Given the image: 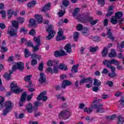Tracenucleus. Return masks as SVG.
I'll return each instance as SVG.
<instances>
[{
    "label": "nucleus",
    "mask_w": 124,
    "mask_h": 124,
    "mask_svg": "<svg viewBox=\"0 0 124 124\" xmlns=\"http://www.w3.org/2000/svg\"><path fill=\"white\" fill-rule=\"evenodd\" d=\"M43 105V104L39 101H36L34 103V107L32 106V104L29 103L26 106V110L28 113H31L34 111V117H38L41 115V112H37L38 110V106Z\"/></svg>",
    "instance_id": "f257e3e1"
},
{
    "label": "nucleus",
    "mask_w": 124,
    "mask_h": 124,
    "mask_svg": "<svg viewBox=\"0 0 124 124\" xmlns=\"http://www.w3.org/2000/svg\"><path fill=\"white\" fill-rule=\"evenodd\" d=\"M103 63L108 68L111 69V72H115L116 71V67L111 66V65L112 64L118 65V61L115 59H111L110 60H105L103 62Z\"/></svg>",
    "instance_id": "f03ea898"
},
{
    "label": "nucleus",
    "mask_w": 124,
    "mask_h": 124,
    "mask_svg": "<svg viewBox=\"0 0 124 124\" xmlns=\"http://www.w3.org/2000/svg\"><path fill=\"white\" fill-rule=\"evenodd\" d=\"M78 19L81 21V22H84V23H91L92 21H93V17L90 16V13H87L86 15L82 16H78Z\"/></svg>",
    "instance_id": "7ed1b4c3"
},
{
    "label": "nucleus",
    "mask_w": 124,
    "mask_h": 124,
    "mask_svg": "<svg viewBox=\"0 0 124 124\" xmlns=\"http://www.w3.org/2000/svg\"><path fill=\"white\" fill-rule=\"evenodd\" d=\"M46 31L48 32V35L46 37V39L47 40H51L56 34V32L54 31V26L51 24L49 25Z\"/></svg>",
    "instance_id": "20e7f679"
},
{
    "label": "nucleus",
    "mask_w": 124,
    "mask_h": 124,
    "mask_svg": "<svg viewBox=\"0 0 124 124\" xmlns=\"http://www.w3.org/2000/svg\"><path fill=\"white\" fill-rule=\"evenodd\" d=\"M97 102H98V100H97V98H95V100H93L92 104L94 105H96L95 108H96L95 112L96 113H104L105 111L104 110V108H103V105L102 104H100L97 105Z\"/></svg>",
    "instance_id": "39448f33"
},
{
    "label": "nucleus",
    "mask_w": 124,
    "mask_h": 124,
    "mask_svg": "<svg viewBox=\"0 0 124 124\" xmlns=\"http://www.w3.org/2000/svg\"><path fill=\"white\" fill-rule=\"evenodd\" d=\"M4 107L5 109H4L2 115L3 116H6V115L9 113L10 108L13 107V105H12V102H11V101H7L4 104Z\"/></svg>",
    "instance_id": "423d86ee"
},
{
    "label": "nucleus",
    "mask_w": 124,
    "mask_h": 124,
    "mask_svg": "<svg viewBox=\"0 0 124 124\" xmlns=\"http://www.w3.org/2000/svg\"><path fill=\"white\" fill-rule=\"evenodd\" d=\"M10 87L11 88L12 92L16 93V94H19V93L23 92V89H21L19 86H17V84H15V83L13 82L10 84Z\"/></svg>",
    "instance_id": "0eeeda50"
},
{
    "label": "nucleus",
    "mask_w": 124,
    "mask_h": 124,
    "mask_svg": "<svg viewBox=\"0 0 124 124\" xmlns=\"http://www.w3.org/2000/svg\"><path fill=\"white\" fill-rule=\"evenodd\" d=\"M71 116V113L68 110H65L61 111L59 115V119L63 120H67Z\"/></svg>",
    "instance_id": "6e6552de"
},
{
    "label": "nucleus",
    "mask_w": 124,
    "mask_h": 124,
    "mask_svg": "<svg viewBox=\"0 0 124 124\" xmlns=\"http://www.w3.org/2000/svg\"><path fill=\"white\" fill-rule=\"evenodd\" d=\"M31 59H32L31 62V65L34 66V65H36V64H37V60H38V61H40L41 60V55H38L36 53H33L31 55Z\"/></svg>",
    "instance_id": "1a4fd4ad"
},
{
    "label": "nucleus",
    "mask_w": 124,
    "mask_h": 124,
    "mask_svg": "<svg viewBox=\"0 0 124 124\" xmlns=\"http://www.w3.org/2000/svg\"><path fill=\"white\" fill-rule=\"evenodd\" d=\"M79 77L80 78H82L80 81H79V85H82L83 84H85V83H89V84H93V78L89 77L88 78H85V76L84 75H80L79 76Z\"/></svg>",
    "instance_id": "9d476101"
},
{
    "label": "nucleus",
    "mask_w": 124,
    "mask_h": 124,
    "mask_svg": "<svg viewBox=\"0 0 124 124\" xmlns=\"http://www.w3.org/2000/svg\"><path fill=\"white\" fill-rule=\"evenodd\" d=\"M46 94H47V92H46V91H43V92L41 93L37 97V100H43L44 102L47 101L48 97L46 96Z\"/></svg>",
    "instance_id": "9b49d317"
},
{
    "label": "nucleus",
    "mask_w": 124,
    "mask_h": 124,
    "mask_svg": "<svg viewBox=\"0 0 124 124\" xmlns=\"http://www.w3.org/2000/svg\"><path fill=\"white\" fill-rule=\"evenodd\" d=\"M7 33L11 37H18V29L11 28L10 30H8Z\"/></svg>",
    "instance_id": "f8f14e48"
},
{
    "label": "nucleus",
    "mask_w": 124,
    "mask_h": 124,
    "mask_svg": "<svg viewBox=\"0 0 124 124\" xmlns=\"http://www.w3.org/2000/svg\"><path fill=\"white\" fill-rule=\"evenodd\" d=\"M59 67H57L56 65H54L53 70L52 68L48 67L46 69V72H50L51 74L55 73V74H58L59 72V70L58 69Z\"/></svg>",
    "instance_id": "ddd939ff"
},
{
    "label": "nucleus",
    "mask_w": 124,
    "mask_h": 124,
    "mask_svg": "<svg viewBox=\"0 0 124 124\" xmlns=\"http://www.w3.org/2000/svg\"><path fill=\"white\" fill-rule=\"evenodd\" d=\"M27 97V92H23L20 97V101L19 102V105L20 107H22L23 105V103L26 101V98Z\"/></svg>",
    "instance_id": "4468645a"
},
{
    "label": "nucleus",
    "mask_w": 124,
    "mask_h": 124,
    "mask_svg": "<svg viewBox=\"0 0 124 124\" xmlns=\"http://www.w3.org/2000/svg\"><path fill=\"white\" fill-rule=\"evenodd\" d=\"M96 107V105H93V103H91V106L89 108H85L84 109V112L87 113L88 114H92L93 113V108H95Z\"/></svg>",
    "instance_id": "2eb2a0df"
},
{
    "label": "nucleus",
    "mask_w": 124,
    "mask_h": 124,
    "mask_svg": "<svg viewBox=\"0 0 124 124\" xmlns=\"http://www.w3.org/2000/svg\"><path fill=\"white\" fill-rule=\"evenodd\" d=\"M56 58H59V57H62L63 56H66V52L63 51V50H61L59 51H56L54 54Z\"/></svg>",
    "instance_id": "dca6fc26"
},
{
    "label": "nucleus",
    "mask_w": 124,
    "mask_h": 124,
    "mask_svg": "<svg viewBox=\"0 0 124 124\" xmlns=\"http://www.w3.org/2000/svg\"><path fill=\"white\" fill-rule=\"evenodd\" d=\"M38 81L40 84H44L46 82V75L43 72L40 73V78Z\"/></svg>",
    "instance_id": "f3484780"
},
{
    "label": "nucleus",
    "mask_w": 124,
    "mask_h": 124,
    "mask_svg": "<svg viewBox=\"0 0 124 124\" xmlns=\"http://www.w3.org/2000/svg\"><path fill=\"white\" fill-rule=\"evenodd\" d=\"M72 82L68 80H64L62 81L61 88L65 89L68 86H71Z\"/></svg>",
    "instance_id": "a211bd4d"
},
{
    "label": "nucleus",
    "mask_w": 124,
    "mask_h": 124,
    "mask_svg": "<svg viewBox=\"0 0 124 124\" xmlns=\"http://www.w3.org/2000/svg\"><path fill=\"white\" fill-rule=\"evenodd\" d=\"M16 66L17 69L19 70V71L23 72L24 71V69L25 68V65L23 62H19L16 63Z\"/></svg>",
    "instance_id": "6ab92c4d"
},
{
    "label": "nucleus",
    "mask_w": 124,
    "mask_h": 124,
    "mask_svg": "<svg viewBox=\"0 0 124 124\" xmlns=\"http://www.w3.org/2000/svg\"><path fill=\"white\" fill-rule=\"evenodd\" d=\"M51 5H52L51 2H48L47 4L45 5L41 10L42 12H46L49 11L50 8H51Z\"/></svg>",
    "instance_id": "aec40b11"
},
{
    "label": "nucleus",
    "mask_w": 124,
    "mask_h": 124,
    "mask_svg": "<svg viewBox=\"0 0 124 124\" xmlns=\"http://www.w3.org/2000/svg\"><path fill=\"white\" fill-rule=\"evenodd\" d=\"M35 19L37 20V22L39 24H41L43 22V17L41 15H35Z\"/></svg>",
    "instance_id": "412c9836"
},
{
    "label": "nucleus",
    "mask_w": 124,
    "mask_h": 124,
    "mask_svg": "<svg viewBox=\"0 0 124 124\" xmlns=\"http://www.w3.org/2000/svg\"><path fill=\"white\" fill-rule=\"evenodd\" d=\"M67 53L70 54L72 52V49L71 48V45L70 44H67L64 47Z\"/></svg>",
    "instance_id": "4be33fe9"
},
{
    "label": "nucleus",
    "mask_w": 124,
    "mask_h": 124,
    "mask_svg": "<svg viewBox=\"0 0 124 124\" xmlns=\"http://www.w3.org/2000/svg\"><path fill=\"white\" fill-rule=\"evenodd\" d=\"M107 35L108 36V38H109L110 39H112V40H114V36H113V33L111 31V29H108L107 30Z\"/></svg>",
    "instance_id": "5701e85b"
},
{
    "label": "nucleus",
    "mask_w": 124,
    "mask_h": 124,
    "mask_svg": "<svg viewBox=\"0 0 124 124\" xmlns=\"http://www.w3.org/2000/svg\"><path fill=\"white\" fill-rule=\"evenodd\" d=\"M33 40L34 43H36V45H38V46H41V43H40V35H39L37 37L34 36Z\"/></svg>",
    "instance_id": "b1692460"
},
{
    "label": "nucleus",
    "mask_w": 124,
    "mask_h": 124,
    "mask_svg": "<svg viewBox=\"0 0 124 124\" xmlns=\"http://www.w3.org/2000/svg\"><path fill=\"white\" fill-rule=\"evenodd\" d=\"M58 68L61 70H64V71H66L68 69L67 66L66 65L63 64V63L60 64L58 66Z\"/></svg>",
    "instance_id": "393cba45"
},
{
    "label": "nucleus",
    "mask_w": 124,
    "mask_h": 124,
    "mask_svg": "<svg viewBox=\"0 0 124 124\" xmlns=\"http://www.w3.org/2000/svg\"><path fill=\"white\" fill-rule=\"evenodd\" d=\"M29 23H30L29 25V28L36 26V20L33 18H31L29 21Z\"/></svg>",
    "instance_id": "a878e982"
},
{
    "label": "nucleus",
    "mask_w": 124,
    "mask_h": 124,
    "mask_svg": "<svg viewBox=\"0 0 124 124\" xmlns=\"http://www.w3.org/2000/svg\"><path fill=\"white\" fill-rule=\"evenodd\" d=\"M12 26L15 29L18 30L19 29V22L16 21V20H12Z\"/></svg>",
    "instance_id": "bb28decb"
},
{
    "label": "nucleus",
    "mask_w": 124,
    "mask_h": 124,
    "mask_svg": "<svg viewBox=\"0 0 124 124\" xmlns=\"http://www.w3.org/2000/svg\"><path fill=\"white\" fill-rule=\"evenodd\" d=\"M78 67H79V64L73 65L71 69L72 73H77L78 72Z\"/></svg>",
    "instance_id": "cd10ccee"
},
{
    "label": "nucleus",
    "mask_w": 124,
    "mask_h": 124,
    "mask_svg": "<svg viewBox=\"0 0 124 124\" xmlns=\"http://www.w3.org/2000/svg\"><path fill=\"white\" fill-rule=\"evenodd\" d=\"M124 14L122 12H117L115 14L114 16L116 17V18L118 20L122 18L123 17Z\"/></svg>",
    "instance_id": "c85d7f7f"
},
{
    "label": "nucleus",
    "mask_w": 124,
    "mask_h": 124,
    "mask_svg": "<svg viewBox=\"0 0 124 124\" xmlns=\"http://www.w3.org/2000/svg\"><path fill=\"white\" fill-rule=\"evenodd\" d=\"M108 54V48L107 47H104L102 51L101 55L103 58H105Z\"/></svg>",
    "instance_id": "c756f323"
},
{
    "label": "nucleus",
    "mask_w": 124,
    "mask_h": 124,
    "mask_svg": "<svg viewBox=\"0 0 124 124\" xmlns=\"http://www.w3.org/2000/svg\"><path fill=\"white\" fill-rule=\"evenodd\" d=\"M93 86L96 87H100L101 86V81L98 80V79L95 78L93 82Z\"/></svg>",
    "instance_id": "7c9ffc66"
},
{
    "label": "nucleus",
    "mask_w": 124,
    "mask_h": 124,
    "mask_svg": "<svg viewBox=\"0 0 124 124\" xmlns=\"http://www.w3.org/2000/svg\"><path fill=\"white\" fill-rule=\"evenodd\" d=\"M118 19H117L116 18V17L114 16H113L112 17H111V18H110V23H111V24H112V25H116V24H117V23H118Z\"/></svg>",
    "instance_id": "2f4dec72"
},
{
    "label": "nucleus",
    "mask_w": 124,
    "mask_h": 124,
    "mask_svg": "<svg viewBox=\"0 0 124 124\" xmlns=\"http://www.w3.org/2000/svg\"><path fill=\"white\" fill-rule=\"evenodd\" d=\"M65 39V36L58 35L56 38V41H61Z\"/></svg>",
    "instance_id": "473e14b6"
},
{
    "label": "nucleus",
    "mask_w": 124,
    "mask_h": 124,
    "mask_svg": "<svg viewBox=\"0 0 124 124\" xmlns=\"http://www.w3.org/2000/svg\"><path fill=\"white\" fill-rule=\"evenodd\" d=\"M116 51H115V49H111V52L109 53L108 55L109 58H115L116 57Z\"/></svg>",
    "instance_id": "72a5a7b5"
},
{
    "label": "nucleus",
    "mask_w": 124,
    "mask_h": 124,
    "mask_svg": "<svg viewBox=\"0 0 124 124\" xmlns=\"http://www.w3.org/2000/svg\"><path fill=\"white\" fill-rule=\"evenodd\" d=\"M24 54L25 58H29V57H31V53L27 48L25 49Z\"/></svg>",
    "instance_id": "f704fd0d"
},
{
    "label": "nucleus",
    "mask_w": 124,
    "mask_h": 124,
    "mask_svg": "<svg viewBox=\"0 0 124 124\" xmlns=\"http://www.w3.org/2000/svg\"><path fill=\"white\" fill-rule=\"evenodd\" d=\"M89 31V28L88 27H84L82 30V33L83 35H88V32Z\"/></svg>",
    "instance_id": "c9c22d12"
},
{
    "label": "nucleus",
    "mask_w": 124,
    "mask_h": 124,
    "mask_svg": "<svg viewBox=\"0 0 124 124\" xmlns=\"http://www.w3.org/2000/svg\"><path fill=\"white\" fill-rule=\"evenodd\" d=\"M4 79L6 80V81H9V80L11 79V76L8 74L7 73H5L4 75L3 76Z\"/></svg>",
    "instance_id": "e433bc0d"
},
{
    "label": "nucleus",
    "mask_w": 124,
    "mask_h": 124,
    "mask_svg": "<svg viewBox=\"0 0 124 124\" xmlns=\"http://www.w3.org/2000/svg\"><path fill=\"white\" fill-rule=\"evenodd\" d=\"M118 121L117 122L118 124H124V118H123V117H122V116L119 115L118 117Z\"/></svg>",
    "instance_id": "4c0bfd02"
},
{
    "label": "nucleus",
    "mask_w": 124,
    "mask_h": 124,
    "mask_svg": "<svg viewBox=\"0 0 124 124\" xmlns=\"http://www.w3.org/2000/svg\"><path fill=\"white\" fill-rule=\"evenodd\" d=\"M43 68H44V62H41L39 64L38 70L41 72H42V71H43Z\"/></svg>",
    "instance_id": "58836bf2"
},
{
    "label": "nucleus",
    "mask_w": 124,
    "mask_h": 124,
    "mask_svg": "<svg viewBox=\"0 0 124 124\" xmlns=\"http://www.w3.org/2000/svg\"><path fill=\"white\" fill-rule=\"evenodd\" d=\"M19 32H20V33L23 32L24 34L26 35V34H27V33L28 32V30H26V28L25 27H22L20 28Z\"/></svg>",
    "instance_id": "ea45409f"
},
{
    "label": "nucleus",
    "mask_w": 124,
    "mask_h": 124,
    "mask_svg": "<svg viewBox=\"0 0 124 124\" xmlns=\"http://www.w3.org/2000/svg\"><path fill=\"white\" fill-rule=\"evenodd\" d=\"M36 4V1H34V0H33L31 2L27 4L28 7H33L34 5Z\"/></svg>",
    "instance_id": "a19ab883"
},
{
    "label": "nucleus",
    "mask_w": 124,
    "mask_h": 124,
    "mask_svg": "<svg viewBox=\"0 0 124 124\" xmlns=\"http://www.w3.org/2000/svg\"><path fill=\"white\" fill-rule=\"evenodd\" d=\"M73 38L74 40L77 42L78 41V38H79V32H76L73 35Z\"/></svg>",
    "instance_id": "79ce46f5"
},
{
    "label": "nucleus",
    "mask_w": 124,
    "mask_h": 124,
    "mask_svg": "<svg viewBox=\"0 0 124 124\" xmlns=\"http://www.w3.org/2000/svg\"><path fill=\"white\" fill-rule=\"evenodd\" d=\"M79 11H80V9H79V8H76L74 10V12L73 13V16L76 17L78 13H79Z\"/></svg>",
    "instance_id": "37998d69"
},
{
    "label": "nucleus",
    "mask_w": 124,
    "mask_h": 124,
    "mask_svg": "<svg viewBox=\"0 0 124 124\" xmlns=\"http://www.w3.org/2000/svg\"><path fill=\"white\" fill-rule=\"evenodd\" d=\"M62 4L64 7H67L69 5V1L68 0H63L62 1Z\"/></svg>",
    "instance_id": "c03bdc74"
},
{
    "label": "nucleus",
    "mask_w": 124,
    "mask_h": 124,
    "mask_svg": "<svg viewBox=\"0 0 124 124\" xmlns=\"http://www.w3.org/2000/svg\"><path fill=\"white\" fill-rule=\"evenodd\" d=\"M98 49V46H96L95 47H93L92 46H90V51L92 53H94V52H96Z\"/></svg>",
    "instance_id": "a18cd8bd"
},
{
    "label": "nucleus",
    "mask_w": 124,
    "mask_h": 124,
    "mask_svg": "<svg viewBox=\"0 0 124 124\" xmlns=\"http://www.w3.org/2000/svg\"><path fill=\"white\" fill-rule=\"evenodd\" d=\"M117 51H118V52H120L121 53H122V52H124V49H123L124 47L121 46H120V43H117Z\"/></svg>",
    "instance_id": "49530a36"
},
{
    "label": "nucleus",
    "mask_w": 124,
    "mask_h": 124,
    "mask_svg": "<svg viewBox=\"0 0 124 124\" xmlns=\"http://www.w3.org/2000/svg\"><path fill=\"white\" fill-rule=\"evenodd\" d=\"M18 22L22 25L25 22V18L22 17H19L17 19Z\"/></svg>",
    "instance_id": "de8ad7c7"
},
{
    "label": "nucleus",
    "mask_w": 124,
    "mask_h": 124,
    "mask_svg": "<svg viewBox=\"0 0 124 124\" xmlns=\"http://www.w3.org/2000/svg\"><path fill=\"white\" fill-rule=\"evenodd\" d=\"M39 46H38L37 45L35 46H33L32 47V48H33L32 52L33 53H34V52H37L38 50H39Z\"/></svg>",
    "instance_id": "09e8293b"
},
{
    "label": "nucleus",
    "mask_w": 124,
    "mask_h": 124,
    "mask_svg": "<svg viewBox=\"0 0 124 124\" xmlns=\"http://www.w3.org/2000/svg\"><path fill=\"white\" fill-rule=\"evenodd\" d=\"M3 102H4V98L0 96V108H3Z\"/></svg>",
    "instance_id": "8fccbe9b"
},
{
    "label": "nucleus",
    "mask_w": 124,
    "mask_h": 124,
    "mask_svg": "<svg viewBox=\"0 0 124 124\" xmlns=\"http://www.w3.org/2000/svg\"><path fill=\"white\" fill-rule=\"evenodd\" d=\"M108 76L110 77V78H114L117 76V74L115 72H111V73H108Z\"/></svg>",
    "instance_id": "3c124183"
},
{
    "label": "nucleus",
    "mask_w": 124,
    "mask_h": 124,
    "mask_svg": "<svg viewBox=\"0 0 124 124\" xmlns=\"http://www.w3.org/2000/svg\"><path fill=\"white\" fill-rule=\"evenodd\" d=\"M31 75H28L24 78V81H26V82H30V81H31Z\"/></svg>",
    "instance_id": "603ef678"
},
{
    "label": "nucleus",
    "mask_w": 124,
    "mask_h": 124,
    "mask_svg": "<svg viewBox=\"0 0 124 124\" xmlns=\"http://www.w3.org/2000/svg\"><path fill=\"white\" fill-rule=\"evenodd\" d=\"M29 34L30 35H32V36H34V35H35V34H36V32H35V30H34V29H31L29 31Z\"/></svg>",
    "instance_id": "864d4df0"
},
{
    "label": "nucleus",
    "mask_w": 124,
    "mask_h": 124,
    "mask_svg": "<svg viewBox=\"0 0 124 124\" xmlns=\"http://www.w3.org/2000/svg\"><path fill=\"white\" fill-rule=\"evenodd\" d=\"M84 28V27L83 26V25L82 24H78L77 27L76 29L77 31H82V29Z\"/></svg>",
    "instance_id": "5fc2aeb1"
},
{
    "label": "nucleus",
    "mask_w": 124,
    "mask_h": 124,
    "mask_svg": "<svg viewBox=\"0 0 124 124\" xmlns=\"http://www.w3.org/2000/svg\"><path fill=\"white\" fill-rule=\"evenodd\" d=\"M93 41H95V42H98L100 41V38L97 36H94L93 38Z\"/></svg>",
    "instance_id": "6e6d98bb"
},
{
    "label": "nucleus",
    "mask_w": 124,
    "mask_h": 124,
    "mask_svg": "<svg viewBox=\"0 0 124 124\" xmlns=\"http://www.w3.org/2000/svg\"><path fill=\"white\" fill-rule=\"evenodd\" d=\"M25 45L26 46H28L29 47H32V46H33V45L32 44V43L31 41H29L28 42H26L25 43Z\"/></svg>",
    "instance_id": "4d7b16f0"
},
{
    "label": "nucleus",
    "mask_w": 124,
    "mask_h": 124,
    "mask_svg": "<svg viewBox=\"0 0 124 124\" xmlns=\"http://www.w3.org/2000/svg\"><path fill=\"white\" fill-rule=\"evenodd\" d=\"M114 14V11H108L107 13L106 14V17H110V16H112Z\"/></svg>",
    "instance_id": "13d9d810"
},
{
    "label": "nucleus",
    "mask_w": 124,
    "mask_h": 124,
    "mask_svg": "<svg viewBox=\"0 0 124 124\" xmlns=\"http://www.w3.org/2000/svg\"><path fill=\"white\" fill-rule=\"evenodd\" d=\"M7 51H8L7 47L2 46L1 47V52L2 53H5V52H7Z\"/></svg>",
    "instance_id": "bf43d9fd"
},
{
    "label": "nucleus",
    "mask_w": 124,
    "mask_h": 124,
    "mask_svg": "<svg viewBox=\"0 0 124 124\" xmlns=\"http://www.w3.org/2000/svg\"><path fill=\"white\" fill-rule=\"evenodd\" d=\"M98 3L103 6L105 4V0H98Z\"/></svg>",
    "instance_id": "052dcab7"
},
{
    "label": "nucleus",
    "mask_w": 124,
    "mask_h": 124,
    "mask_svg": "<svg viewBox=\"0 0 124 124\" xmlns=\"http://www.w3.org/2000/svg\"><path fill=\"white\" fill-rule=\"evenodd\" d=\"M32 96H33V93H32L30 95H28L27 97V101H30L31 100V99L32 98Z\"/></svg>",
    "instance_id": "680f3d73"
},
{
    "label": "nucleus",
    "mask_w": 124,
    "mask_h": 124,
    "mask_svg": "<svg viewBox=\"0 0 124 124\" xmlns=\"http://www.w3.org/2000/svg\"><path fill=\"white\" fill-rule=\"evenodd\" d=\"M59 62H60L58 60H53V66L54 67V65H56V66L59 67V66H58V65L59 64Z\"/></svg>",
    "instance_id": "e2e57ef3"
},
{
    "label": "nucleus",
    "mask_w": 124,
    "mask_h": 124,
    "mask_svg": "<svg viewBox=\"0 0 124 124\" xmlns=\"http://www.w3.org/2000/svg\"><path fill=\"white\" fill-rule=\"evenodd\" d=\"M0 13L2 15V18L4 19V18H5V16H6V13L5 12V11L2 10L0 11Z\"/></svg>",
    "instance_id": "0e129e2a"
},
{
    "label": "nucleus",
    "mask_w": 124,
    "mask_h": 124,
    "mask_svg": "<svg viewBox=\"0 0 124 124\" xmlns=\"http://www.w3.org/2000/svg\"><path fill=\"white\" fill-rule=\"evenodd\" d=\"M58 35H63V31L61 28L59 29L58 32Z\"/></svg>",
    "instance_id": "69168bd1"
},
{
    "label": "nucleus",
    "mask_w": 124,
    "mask_h": 124,
    "mask_svg": "<svg viewBox=\"0 0 124 124\" xmlns=\"http://www.w3.org/2000/svg\"><path fill=\"white\" fill-rule=\"evenodd\" d=\"M47 65L49 67L53 66V61L48 60L47 63Z\"/></svg>",
    "instance_id": "338daca9"
},
{
    "label": "nucleus",
    "mask_w": 124,
    "mask_h": 124,
    "mask_svg": "<svg viewBox=\"0 0 124 124\" xmlns=\"http://www.w3.org/2000/svg\"><path fill=\"white\" fill-rule=\"evenodd\" d=\"M99 86H94L93 88V92H97L99 91Z\"/></svg>",
    "instance_id": "774afa93"
}]
</instances>
